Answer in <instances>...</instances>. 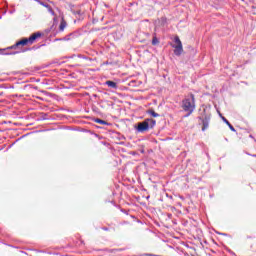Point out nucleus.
<instances>
[{"mask_svg": "<svg viewBox=\"0 0 256 256\" xmlns=\"http://www.w3.org/2000/svg\"><path fill=\"white\" fill-rule=\"evenodd\" d=\"M66 27H67V22H65V20H62L59 26L60 31H64Z\"/></svg>", "mask_w": 256, "mask_h": 256, "instance_id": "1a4fd4ad", "label": "nucleus"}, {"mask_svg": "<svg viewBox=\"0 0 256 256\" xmlns=\"http://www.w3.org/2000/svg\"><path fill=\"white\" fill-rule=\"evenodd\" d=\"M41 33L36 32L32 34L29 38H23L22 40L15 43V45H12L8 49H17V47H25L27 45H33L37 39L41 38Z\"/></svg>", "mask_w": 256, "mask_h": 256, "instance_id": "f03ea898", "label": "nucleus"}, {"mask_svg": "<svg viewBox=\"0 0 256 256\" xmlns=\"http://www.w3.org/2000/svg\"><path fill=\"white\" fill-rule=\"evenodd\" d=\"M94 121H95V123H98L99 125H107V121L101 120L99 118H96Z\"/></svg>", "mask_w": 256, "mask_h": 256, "instance_id": "9d476101", "label": "nucleus"}, {"mask_svg": "<svg viewBox=\"0 0 256 256\" xmlns=\"http://www.w3.org/2000/svg\"><path fill=\"white\" fill-rule=\"evenodd\" d=\"M157 125V121L153 119H145L143 122L138 123V126L136 127V130L138 133H145L149 131V129H153Z\"/></svg>", "mask_w": 256, "mask_h": 256, "instance_id": "7ed1b4c3", "label": "nucleus"}, {"mask_svg": "<svg viewBox=\"0 0 256 256\" xmlns=\"http://www.w3.org/2000/svg\"><path fill=\"white\" fill-rule=\"evenodd\" d=\"M174 42L176 43V45L172 46L175 49L174 54L179 56L183 53V43H181V39H179V36H175Z\"/></svg>", "mask_w": 256, "mask_h": 256, "instance_id": "39448f33", "label": "nucleus"}, {"mask_svg": "<svg viewBox=\"0 0 256 256\" xmlns=\"http://www.w3.org/2000/svg\"><path fill=\"white\" fill-rule=\"evenodd\" d=\"M17 53H19V52H13L12 55H17Z\"/></svg>", "mask_w": 256, "mask_h": 256, "instance_id": "ddd939ff", "label": "nucleus"}, {"mask_svg": "<svg viewBox=\"0 0 256 256\" xmlns=\"http://www.w3.org/2000/svg\"><path fill=\"white\" fill-rule=\"evenodd\" d=\"M148 115H151V117H159V114L157 112H155V110L153 109H149L147 111Z\"/></svg>", "mask_w": 256, "mask_h": 256, "instance_id": "6e6552de", "label": "nucleus"}, {"mask_svg": "<svg viewBox=\"0 0 256 256\" xmlns=\"http://www.w3.org/2000/svg\"><path fill=\"white\" fill-rule=\"evenodd\" d=\"M199 121H201L202 131H207L209 129V123L211 122V114H203L198 117Z\"/></svg>", "mask_w": 256, "mask_h": 256, "instance_id": "20e7f679", "label": "nucleus"}, {"mask_svg": "<svg viewBox=\"0 0 256 256\" xmlns=\"http://www.w3.org/2000/svg\"><path fill=\"white\" fill-rule=\"evenodd\" d=\"M143 256H159V255H155V254H144Z\"/></svg>", "mask_w": 256, "mask_h": 256, "instance_id": "f8f14e48", "label": "nucleus"}, {"mask_svg": "<svg viewBox=\"0 0 256 256\" xmlns=\"http://www.w3.org/2000/svg\"><path fill=\"white\" fill-rule=\"evenodd\" d=\"M152 45H159V39L157 38V36H153Z\"/></svg>", "mask_w": 256, "mask_h": 256, "instance_id": "9b49d317", "label": "nucleus"}, {"mask_svg": "<svg viewBox=\"0 0 256 256\" xmlns=\"http://www.w3.org/2000/svg\"><path fill=\"white\" fill-rule=\"evenodd\" d=\"M222 120L224 121V123H226V125H228V127L231 131H235V127H233V125H231V123L229 122V120H227V118L222 117Z\"/></svg>", "mask_w": 256, "mask_h": 256, "instance_id": "0eeeda50", "label": "nucleus"}, {"mask_svg": "<svg viewBox=\"0 0 256 256\" xmlns=\"http://www.w3.org/2000/svg\"><path fill=\"white\" fill-rule=\"evenodd\" d=\"M195 108V94H190V97L182 100V109L187 113L185 117L192 115Z\"/></svg>", "mask_w": 256, "mask_h": 256, "instance_id": "f257e3e1", "label": "nucleus"}, {"mask_svg": "<svg viewBox=\"0 0 256 256\" xmlns=\"http://www.w3.org/2000/svg\"><path fill=\"white\" fill-rule=\"evenodd\" d=\"M106 85L110 87V89H117V83L111 80L106 81Z\"/></svg>", "mask_w": 256, "mask_h": 256, "instance_id": "423d86ee", "label": "nucleus"}]
</instances>
